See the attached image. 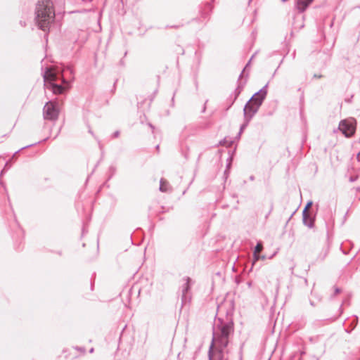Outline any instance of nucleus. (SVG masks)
Instances as JSON below:
<instances>
[{"label":"nucleus","instance_id":"dca6fc26","mask_svg":"<svg viewBox=\"0 0 360 360\" xmlns=\"http://www.w3.org/2000/svg\"><path fill=\"white\" fill-rule=\"evenodd\" d=\"M83 1H91L92 0H82Z\"/></svg>","mask_w":360,"mask_h":360},{"label":"nucleus","instance_id":"20e7f679","mask_svg":"<svg viewBox=\"0 0 360 360\" xmlns=\"http://www.w3.org/2000/svg\"><path fill=\"white\" fill-rule=\"evenodd\" d=\"M266 95V85L255 93L244 108V115L248 122L257 112Z\"/></svg>","mask_w":360,"mask_h":360},{"label":"nucleus","instance_id":"ddd939ff","mask_svg":"<svg viewBox=\"0 0 360 360\" xmlns=\"http://www.w3.org/2000/svg\"><path fill=\"white\" fill-rule=\"evenodd\" d=\"M69 71L70 74H72V70L70 68H67L66 70H63L62 72Z\"/></svg>","mask_w":360,"mask_h":360},{"label":"nucleus","instance_id":"4468645a","mask_svg":"<svg viewBox=\"0 0 360 360\" xmlns=\"http://www.w3.org/2000/svg\"><path fill=\"white\" fill-rule=\"evenodd\" d=\"M247 124H244L240 127V132L243 130V129L246 127Z\"/></svg>","mask_w":360,"mask_h":360},{"label":"nucleus","instance_id":"39448f33","mask_svg":"<svg viewBox=\"0 0 360 360\" xmlns=\"http://www.w3.org/2000/svg\"><path fill=\"white\" fill-rule=\"evenodd\" d=\"M339 129L345 136H352L356 130L355 120L350 119L341 121L339 124Z\"/></svg>","mask_w":360,"mask_h":360},{"label":"nucleus","instance_id":"1a4fd4ad","mask_svg":"<svg viewBox=\"0 0 360 360\" xmlns=\"http://www.w3.org/2000/svg\"><path fill=\"white\" fill-rule=\"evenodd\" d=\"M160 191L162 192H167L169 191V185L168 182L163 179H160Z\"/></svg>","mask_w":360,"mask_h":360},{"label":"nucleus","instance_id":"423d86ee","mask_svg":"<svg viewBox=\"0 0 360 360\" xmlns=\"http://www.w3.org/2000/svg\"><path fill=\"white\" fill-rule=\"evenodd\" d=\"M58 115V110L55 103L48 102L44 108V116L46 120H56Z\"/></svg>","mask_w":360,"mask_h":360},{"label":"nucleus","instance_id":"6e6552de","mask_svg":"<svg viewBox=\"0 0 360 360\" xmlns=\"http://www.w3.org/2000/svg\"><path fill=\"white\" fill-rule=\"evenodd\" d=\"M303 215V223L304 225L307 226L309 228H311L314 224V219L312 217L309 215V213H307V214H302Z\"/></svg>","mask_w":360,"mask_h":360},{"label":"nucleus","instance_id":"9d476101","mask_svg":"<svg viewBox=\"0 0 360 360\" xmlns=\"http://www.w3.org/2000/svg\"><path fill=\"white\" fill-rule=\"evenodd\" d=\"M262 245L261 243H258L254 250V257L255 260H258L259 257L258 254L262 250Z\"/></svg>","mask_w":360,"mask_h":360},{"label":"nucleus","instance_id":"f257e3e1","mask_svg":"<svg viewBox=\"0 0 360 360\" xmlns=\"http://www.w3.org/2000/svg\"><path fill=\"white\" fill-rule=\"evenodd\" d=\"M233 330L230 323H215L213 329L212 342L209 350L210 360H227L229 336Z\"/></svg>","mask_w":360,"mask_h":360},{"label":"nucleus","instance_id":"2eb2a0df","mask_svg":"<svg viewBox=\"0 0 360 360\" xmlns=\"http://www.w3.org/2000/svg\"><path fill=\"white\" fill-rule=\"evenodd\" d=\"M118 136V132H115V136Z\"/></svg>","mask_w":360,"mask_h":360},{"label":"nucleus","instance_id":"0eeeda50","mask_svg":"<svg viewBox=\"0 0 360 360\" xmlns=\"http://www.w3.org/2000/svg\"><path fill=\"white\" fill-rule=\"evenodd\" d=\"M313 0H298L297 8L300 11H304Z\"/></svg>","mask_w":360,"mask_h":360},{"label":"nucleus","instance_id":"f03ea898","mask_svg":"<svg viewBox=\"0 0 360 360\" xmlns=\"http://www.w3.org/2000/svg\"><path fill=\"white\" fill-rule=\"evenodd\" d=\"M35 20L39 27L46 31L55 18V11L51 0H39L36 6Z\"/></svg>","mask_w":360,"mask_h":360},{"label":"nucleus","instance_id":"9b49d317","mask_svg":"<svg viewBox=\"0 0 360 360\" xmlns=\"http://www.w3.org/2000/svg\"><path fill=\"white\" fill-rule=\"evenodd\" d=\"M312 205V202H309L307 203V205H306V207H304L303 212H302V214H307V213H309L308 212V209Z\"/></svg>","mask_w":360,"mask_h":360},{"label":"nucleus","instance_id":"f8f14e48","mask_svg":"<svg viewBox=\"0 0 360 360\" xmlns=\"http://www.w3.org/2000/svg\"><path fill=\"white\" fill-rule=\"evenodd\" d=\"M188 281H189V278L187 279V283L185 284L186 285V287L184 289V293H185V292H186L188 289Z\"/></svg>","mask_w":360,"mask_h":360},{"label":"nucleus","instance_id":"7ed1b4c3","mask_svg":"<svg viewBox=\"0 0 360 360\" xmlns=\"http://www.w3.org/2000/svg\"><path fill=\"white\" fill-rule=\"evenodd\" d=\"M60 72L59 68H48L44 74V86L46 89H50L55 94H62L65 89L68 88V83L63 78V75L61 76L63 82L65 84L62 86L56 84L54 82L58 80V73Z\"/></svg>","mask_w":360,"mask_h":360}]
</instances>
